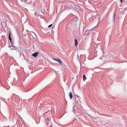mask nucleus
I'll return each mask as SVG.
<instances>
[{
    "label": "nucleus",
    "instance_id": "8",
    "mask_svg": "<svg viewBox=\"0 0 127 127\" xmlns=\"http://www.w3.org/2000/svg\"><path fill=\"white\" fill-rule=\"evenodd\" d=\"M121 2H123V0H121Z\"/></svg>",
    "mask_w": 127,
    "mask_h": 127
},
{
    "label": "nucleus",
    "instance_id": "1",
    "mask_svg": "<svg viewBox=\"0 0 127 127\" xmlns=\"http://www.w3.org/2000/svg\"><path fill=\"white\" fill-rule=\"evenodd\" d=\"M9 40H10L11 44V49H12V50H13V49H16V47L12 44V42L11 41V36L10 35V32L9 34Z\"/></svg>",
    "mask_w": 127,
    "mask_h": 127
},
{
    "label": "nucleus",
    "instance_id": "2",
    "mask_svg": "<svg viewBox=\"0 0 127 127\" xmlns=\"http://www.w3.org/2000/svg\"><path fill=\"white\" fill-rule=\"evenodd\" d=\"M54 60H55V61H57V62H59L60 64H62V61H61L60 59H54Z\"/></svg>",
    "mask_w": 127,
    "mask_h": 127
},
{
    "label": "nucleus",
    "instance_id": "6",
    "mask_svg": "<svg viewBox=\"0 0 127 127\" xmlns=\"http://www.w3.org/2000/svg\"><path fill=\"white\" fill-rule=\"evenodd\" d=\"M83 81H86V80L87 79V78L86 77V75L85 74H84L83 76Z\"/></svg>",
    "mask_w": 127,
    "mask_h": 127
},
{
    "label": "nucleus",
    "instance_id": "3",
    "mask_svg": "<svg viewBox=\"0 0 127 127\" xmlns=\"http://www.w3.org/2000/svg\"><path fill=\"white\" fill-rule=\"evenodd\" d=\"M39 54V52L34 53V54H32V56H33V57H36L38 56Z\"/></svg>",
    "mask_w": 127,
    "mask_h": 127
},
{
    "label": "nucleus",
    "instance_id": "7",
    "mask_svg": "<svg viewBox=\"0 0 127 127\" xmlns=\"http://www.w3.org/2000/svg\"><path fill=\"white\" fill-rule=\"evenodd\" d=\"M52 26V24H51V25H49L48 26V27L50 28V27H51Z\"/></svg>",
    "mask_w": 127,
    "mask_h": 127
},
{
    "label": "nucleus",
    "instance_id": "5",
    "mask_svg": "<svg viewBox=\"0 0 127 127\" xmlns=\"http://www.w3.org/2000/svg\"><path fill=\"white\" fill-rule=\"evenodd\" d=\"M75 42V46H78V41H77V39L74 40Z\"/></svg>",
    "mask_w": 127,
    "mask_h": 127
},
{
    "label": "nucleus",
    "instance_id": "4",
    "mask_svg": "<svg viewBox=\"0 0 127 127\" xmlns=\"http://www.w3.org/2000/svg\"><path fill=\"white\" fill-rule=\"evenodd\" d=\"M68 96L70 100H72V99H73V95L72 94V92H69Z\"/></svg>",
    "mask_w": 127,
    "mask_h": 127
}]
</instances>
